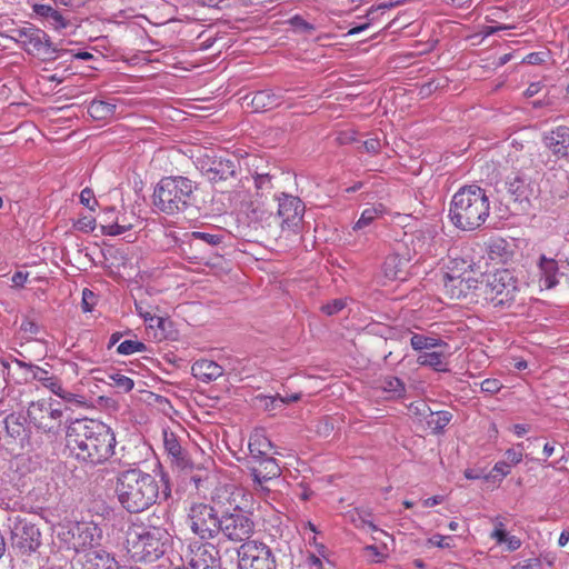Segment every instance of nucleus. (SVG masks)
<instances>
[{"label":"nucleus","mask_w":569,"mask_h":569,"mask_svg":"<svg viewBox=\"0 0 569 569\" xmlns=\"http://www.w3.org/2000/svg\"><path fill=\"white\" fill-rule=\"evenodd\" d=\"M117 440L112 429L98 420L76 419L66 430V447L79 462L97 466L113 453Z\"/></svg>","instance_id":"obj_1"},{"label":"nucleus","mask_w":569,"mask_h":569,"mask_svg":"<svg viewBox=\"0 0 569 569\" xmlns=\"http://www.w3.org/2000/svg\"><path fill=\"white\" fill-rule=\"evenodd\" d=\"M161 487L149 472L140 468H128L116 476L114 492L120 506L129 513H140L157 503L159 497H171L169 475L160 473Z\"/></svg>","instance_id":"obj_2"},{"label":"nucleus","mask_w":569,"mask_h":569,"mask_svg":"<svg viewBox=\"0 0 569 569\" xmlns=\"http://www.w3.org/2000/svg\"><path fill=\"white\" fill-rule=\"evenodd\" d=\"M490 201L486 190L477 184L461 187L452 197L449 219L462 231H475L488 219Z\"/></svg>","instance_id":"obj_3"},{"label":"nucleus","mask_w":569,"mask_h":569,"mask_svg":"<svg viewBox=\"0 0 569 569\" xmlns=\"http://www.w3.org/2000/svg\"><path fill=\"white\" fill-rule=\"evenodd\" d=\"M170 541V533L162 527L132 523L126 531L123 549L132 562L151 563L163 557Z\"/></svg>","instance_id":"obj_4"},{"label":"nucleus","mask_w":569,"mask_h":569,"mask_svg":"<svg viewBox=\"0 0 569 569\" xmlns=\"http://www.w3.org/2000/svg\"><path fill=\"white\" fill-rule=\"evenodd\" d=\"M197 184L187 177H163L153 190L154 207L169 216L187 211L194 204Z\"/></svg>","instance_id":"obj_5"},{"label":"nucleus","mask_w":569,"mask_h":569,"mask_svg":"<svg viewBox=\"0 0 569 569\" xmlns=\"http://www.w3.org/2000/svg\"><path fill=\"white\" fill-rule=\"evenodd\" d=\"M103 531L94 522H71L57 530L59 548L73 551L78 557L101 547Z\"/></svg>","instance_id":"obj_6"},{"label":"nucleus","mask_w":569,"mask_h":569,"mask_svg":"<svg viewBox=\"0 0 569 569\" xmlns=\"http://www.w3.org/2000/svg\"><path fill=\"white\" fill-rule=\"evenodd\" d=\"M11 32V39L22 50L42 61L56 60L68 52V50L59 49L44 30L31 23L13 29Z\"/></svg>","instance_id":"obj_7"},{"label":"nucleus","mask_w":569,"mask_h":569,"mask_svg":"<svg viewBox=\"0 0 569 569\" xmlns=\"http://www.w3.org/2000/svg\"><path fill=\"white\" fill-rule=\"evenodd\" d=\"M10 548L17 557H31L42 546V532L39 523L29 517L12 516L8 519Z\"/></svg>","instance_id":"obj_8"},{"label":"nucleus","mask_w":569,"mask_h":569,"mask_svg":"<svg viewBox=\"0 0 569 569\" xmlns=\"http://www.w3.org/2000/svg\"><path fill=\"white\" fill-rule=\"evenodd\" d=\"M520 291V281L513 271L499 269L487 279L485 298L495 308H510Z\"/></svg>","instance_id":"obj_9"},{"label":"nucleus","mask_w":569,"mask_h":569,"mask_svg":"<svg viewBox=\"0 0 569 569\" xmlns=\"http://www.w3.org/2000/svg\"><path fill=\"white\" fill-rule=\"evenodd\" d=\"M254 532V521L250 513L243 511L239 506L232 510L220 512V523L218 526V536L222 535L224 539L232 542L244 543L251 541Z\"/></svg>","instance_id":"obj_10"},{"label":"nucleus","mask_w":569,"mask_h":569,"mask_svg":"<svg viewBox=\"0 0 569 569\" xmlns=\"http://www.w3.org/2000/svg\"><path fill=\"white\" fill-rule=\"evenodd\" d=\"M188 521L191 531L202 540L218 537L220 513L213 506L203 502L192 503L188 510Z\"/></svg>","instance_id":"obj_11"},{"label":"nucleus","mask_w":569,"mask_h":569,"mask_svg":"<svg viewBox=\"0 0 569 569\" xmlns=\"http://www.w3.org/2000/svg\"><path fill=\"white\" fill-rule=\"evenodd\" d=\"M63 411L59 402L34 401L27 410L29 423L46 433L56 435L61 425Z\"/></svg>","instance_id":"obj_12"},{"label":"nucleus","mask_w":569,"mask_h":569,"mask_svg":"<svg viewBox=\"0 0 569 569\" xmlns=\"http://www.w3.org/2000/svg\"><path fill=\"white\" fill-rule=\"evenodd\" d=\"M239 569H276V557L271 548L256 540L242 543L238 550Z\"/></svg>","instance_id":"obj_13"},{"label":"nucleus","mask_w":569,"mask_h":569,"mask_svg":"<svg viewBox=\"0 0 569 569\" xmlns=\"http://www.w3.org/2000/svg\"><path fill=\"white\" fill-rule=\"evenodd\" d=\"M276 200L278 202L277 217L281 219L282 231L299 233L306 211L303 201L299 197L286 192L277 196Z\"/></svg>","instance_id":"obj_14"},{"label":"nucleus","mask_w":569,"mask_h":569,"mask_svg":"<svg viewBox=\"0 0 569 569\" xmlns=\"http://www.w3.org/2000/svg\"><path fill=\"white\" fill-rule=\"evenodd\" d=\"M202 174L212 183L236 179L241 170L240 160L236 156L207 157L200 160Z\"/></svg>","instance_id":"obj_15"},{"label":"nucleus","mask_w":569,"mask_h":569,"mask_svg":"<svg viewBox=\"0 0 569 569\" xmlns=\"http://www.w3.org/2000/svg\"><path fill=\"white\" fill-rule=\"evenodd\" d=\"M508 193L515 202L521 206V209H527L532 199H537L540 193L539 184L536 180L529 178L523 172H512L506 180Z\"/></svg>","instance_id":"obj_16"},{"label":"nucleus","mask_w":569,"mask_h":569,"mask_svg":"<svg viewBox=\"0 0 569 569\" xmlns=\"http://www.w3.org/2000/svg\"><path fill=\"white\" fill-rule=\"evenodd\" d=\"M189 569H221V558L217 547L210 542L190 546Z\"/></svg>","instance_id":"obj_17"},{"label":"nucleus","mask_w":569,"mask_h":569,"mask_svg":"<svg viewBox=\"0 0 569 569\" xmlns=\"http://www.w3.org/2000/svg\"><path fill=\"white\" fill-rule=\"evenodd\" d=\"M163 446L173 467L181 471H192L196 468L189 451L181 446L176 433L164 429Z\"/></svg>","instance_id":"obj_18"},{"label":"nucleus","mask_w":569,"mask_h":569,"mask_svg":"<svg viewBox=\"0 0 569 569\" xmlns=\"http://www.w3.org/2000/svg\"><path fill=\"white\" fill-rule=\"evenodd\" d=\"M77 569H120L113 553L101 547L76 558Z\"/></svg>","instance_id":"obj_19"},{"label":"nucleus","mask_w":569,"mask_h":569,"mask_svg":"<svg viewBox=\"0 0 569 569\" xmlns=\"http://www.w3.org/2000/svg\"><path fill=\"white\" fill-rule=\"evenodd\" d=\"M32 11L36 18L44 26L60 32L71 26V21L62 11L51 4L34 3Z\"/></svg>","instance_id":"obj_20"},{"label":"nucleus","mask_w":569,"mask_h":569,"mask_svg":"<svg viewBox=\"0 0 569 569\" xmlns=\"http://www.w3.org/2000/svg\"><path fill=\"white\" fill-rule=\"evenodd\" d=\"M542 143L557 159L569 158V127L558 126L546 132Z\"/></svg>","instance_id":"obj_21"},{"label":"nucleus","mask_w":569,"mask_h":569,"mask_svg":"<svg viewBox=\"0 0 569 569\" xmlns=\"http://www.w3.org/2000/svg\"><path fill=\"white\" fill-rule=\"evenodd\" d=\"M28 421V417L22 412H12L3 420L8 437L19 442L21 447L30 445V429Z\"/></svg>","instance_id":"obj_22"},{"label":"nucleus","mask_w":569,"mask_h":569,"mask_svg":"<svg viewBox=\"0 0 569 569\" xmlns=\"http://www.w3.org/2000/svg\"><path fill=\"white\" fill-rule=\"evenodd\" d=\"M409 262L410 258L398 252L388 254L382 264L385 277L389 280H406Z\"/></svg>","instance_id":"obj_23"},{"label":"nucleus","mask_w":569,"mask_h":569,"mask_svg":"<svg viewBox=\"0 0 569 569\" xmlns=\"http://www.w3.org/2000/svg\"><path fill=\"white\" fill-rule=\"evenodd\" d=\"M473 267L475 262L468 253H465L462 250L458 252L457 249H453L448 256L447 271L445 273L466 277L473 271Z\"/></svg>","instance_id":"obj_24"},{"label":"nucleus","mask_w":569,"mask_h":569,"mask_svg":"<svg viewBox=\"0 0 569 569\" xmlns=\"http://www.w3.org/2000/svg\"><path fill=\"white\" fill-rule=\"evenodd\" d=\"M257 462L258 466H252L249 469L253 482L270 481L280 477L281 469L274 458L267 457Z\"/></svg>","instance_id":"obj_25"},{"label":"nucleus","mask_w":569,"mask_h":569,"mask_svg":"<svg viewBox=\"0 0 569 569\" xmlns=\"http://www.w3.org/2000/svg\"><path fill=\"white\" fill-rule=\"evenodd\" d=\"M288 90L274 92L271 89L256 91L250 100L254 111H267L279 107L283 100V92Z\"/></svg>","instance_id":"obj_26"},{"label":"nucleus","mask_w":569,"mask_h":569,"mask_svg":"<svg viewBox=\"0 0 569 569\" xmlns=\"http://www.w3.org/2000/svg\"><path fill=\"white\" fill-rule=\"evenodd\" d=\"M223 368L213 360L199 359L191 367V373L198 380L209 383L223 375Z\"/></svg>","instance_id":"obj_27"},{"label":"nucleus","mask_w":569,"mask_h":569,"mask_svg":"<svg viewBox=\"0 0 569 569\" xmlns=\"http://www.w3.org/2000/svg\"><path fill=\"white\" fill-rule=\"evenodd\" d=\"M246 214L250 222H253L261 228L270 226L271 221L276 219L272 211L267 208L264 202L259 198H254L248 202Z\"/></svg>","instance_id":"obj_28"},{"label":"nucleus","mask_w":569,"mask_h":569,"mask_svg":"<svg viewBox=\"0 0 569 569\" xmlns=\"http://www.w3.org/2000/svg\"><path fill=\"white\" fill-rule=\"evenodd\" d=\"M470 280V277H460L448 273L442 274L443 287L451 299L466 297L471 288Z\"/></svg>","instance_id":"obj_29"},{"label":"nucleus","mask_w":569,"mask_h":569,"mask_svg":"<svg viewBox=\"0 0 569 569\" xmlns=\"http://www.w3.org/2000/svg\"><path fill=\"white\" fill-rule=\"evenodd\" d=\"M20 369H24L31 375L32 380H37L41 382L43 387L47 389H51V387H57V380L58 378L53 375H50L48 370L44 368H41L37 365H33L31 362L22 361L18 358H14L12 360Z\"/></svg>","instance_id":"obj_30"},{"label":"nucleus","mask_w":569,"mask_h":569,"mask_svg":"<svg viewBox=\"0 0 569 569\" xmlns=\"http://www.w3.org/2000/svg\"><path fill=\"white\" fill-rule=\"evenodd\" d=\"M538 266L541 273L540 281L547 289L553 288L558 283L557 276L560 268L558 262L552 258H547L545 254H541Z\"/></svg>","instance_id":"obj_31"},{"label":"nucleus","mask_w":569,"mask_h":569,"mask_svg":"<svg viewBox=\"0 0 569 569\" xmlns=\"http://www.w3.org/2000/svg\"><path fill=\"white\" fill-rule=\"evenodd\" d=\"M301 399V393H292L290 396H281L279 393L274 396L260 397L262 407L267 411L281 410L286 405L297 402Z\"/></svg>","instance_id":"obj_32"},{"label":"nucleus","mask_w":569,"mask_h":569,"mask_svg":"<svg viewBox=\"0 0 569 569\" xmlns=\"http://www.w3.org/2000/svg\"><path fill=\"white\" fill-rule=\"evenodd\" d=\"M117 106L110 101L93 100L88 106V113L94 120H107L114 116Z\"/></svg>","instance_id":"obj_33"},{"label":"nucleus","mask_w":569,"mask_h":569,"mask_svg":"<svg viewBox=\"0 0 569 569\" xmlns=\"http://www.w3.org/2000/svg\"><path fill=\"white\" fill-rule=\"evenodd\" d=\"M417 362L423 367H430L438 372H448L447 362L442 351L425 352L417 358Z\"/></svg>","instance_id":"obj_34"},{"label":"nucleus","mask_w":569,"mask_h":569,"mask_svg":"<svg viewBox=\"0 0 569 569\" xmlns=\"http://www.w3.org/2000/svg\"><path fill=\"white\" fill-rule=\"evenodd\" d=\"M272 443L268 438L261 435L250 437L249 451L252 459L260 460L269 457L268 453L271 450Z\"/></svg>","instance_id":"obj_35"},{"label":"nucleus","mask_w":569,"mask_h":569,"mask_svg":"<svg viewBox=\"0 0 569 569\" xmlns=\"http://www.w3.org/2000/svg\"><path fill=\"white\" fill-rule=\"evenodd\" d=\"M380 388L389 398H402L406 393L405 382L398 377H385L381 380Z\"/></svg>","instance_id":"obj_36"},{"label":"nucleus","mask_w":569,"mask_h":569,"mask_svg":"<svg viewBox=\"0 0 569 569\" xmlns=\"http://www.w3.org/2000/svg\"><path fill=\"white\" fill-rule=\"evenodd\" d=\"M386 209L385 206L381 203H378L376 206H372L370 208L365 209L361 212L360 218L353 226V230H361L369 224H371L378 217L382 216L385 213Z\"/></svg>","instance_id":"obj_37"},{"label":"nucleus","mask_w":569,"mask_h":569,"mask_svg":"<svg viewBox=\"0 0 569 569\" xmlns=\"http://www.w3.org/2000/svg\"><path fill=\"white\" fill-rule=\"evenodd\" d=\"M511 468L503 461L500 460L495 463L492 469L483 476V480L492 483H500L508 475H510Z\"/></svg>","instance_id":"obj_38"},{"label":"nucleus","mask_w":569,"mask_h":569,"mask_svg":"<svg viewBox=\"0 0 569 569\" xmlns=\"http://www.w3.org/2000/svg\"><path fill=\"white\" fill-rule=\"evenodd\" d=\"M451 419L452 415L449 411L432 412L428 420V426L432 428L435 433H441Z\"/></svg>","instance_id":"obj_39"},{"label":"nucleus","mask_w":569,"mask_h":569,"mask_svg":"<svg viewBox=\"0 0 569 569\" xmlns=\"http://www.w3.org/2000/svg\"><path fill=\"white\" fill-rule=\"evenodd\" d=\"M273 177L269 173H257L254 177V186L257 189L256 198L261 199L269 194L273 189L272 184Z\"/></svg>","instance_id":"obj_40"},{"label":"nucleus","mask_w":569,"mask_h":569,"mask_svg":"<svg viewBox=\"0 0 569 569\" xmlns=\"http://www.w3.org/2000/svg\"><path fill=\"white\" fill-rule=\"evenodd\" d=\"M372 513L366 509H356L351 515V521L358 528L368 526L371 531H378V527L371 520Z\"/></svg>","instance_id":"obj_41"},{"label":"nucleus","mask_w":569,"mask_h":569,"mask_svg":"<svg viewBox=\"0 0 569 569\" xmlns=\"http://www.w3.org/2000/svg\"><path fill=\"white\" fill-rule=\"evenodd\" d=\"M108 377L112 381L113 386L122 392H129L134 387V382L131 378L119 372H111Z\"/></svg>","instance_id":"obj_42"},{"label":"nucleus","mask_w":569,"mask_h":569,"mask_svg":"<svg viewBox=\"0 0 569 569\" xmlns=\"http://www.w3.org/2000/svg\"><path fill=\"white\" fill-rule=\"evenodd\" d=\"M523 445L518 443L516 447L509 448L503 455V461L512 468L522 461L523 457Z\"/></svg>","instance_id":"obj_43"},{"label":"nucleus","mask_w":569,"mask_h":569,"mask_svg":"<svg viewBox=\"0 0 569 569\" xmlns=\"http://www.w3.org/2000/svg\"><path fill=\"white\" fill-rule=\"evenodd\" d=\"M191 238L193 240H201L210 246H218L223 241V234L220 233H209L201 231H193L191 233Z\"/></svg>","instance_id":"obj_44"},{"label":"nucleus","mask_w":569,"mask_h":569,"mask_svg":"<svg viewBox=\"0 0 569 569\" xmlns=\"http://www.w3.org/2000/svg\"><path fill=\"white\" fill-rule=\"evenodd\" d=\"M73 226L77 230L89 233L96 228V219L92 216H83Z\"/></svg>","instance_id":"obj_45"},{"label":"nucleus","mask_w":569,"mask_h":569,"mask_svg":"<svg viewBox=\"0 0 569 569\" xmlns=\"http://www.w3.org/2000/svg\"><path fill=\"white\" fill-rule=\"evenodd\" d=\"M96 303H97V296L94 295V292L87 288L83 289L82 302H81L82 310L84 312H90V311H92Z\"/></svg>","instance_id":"obj_46"},{"label":"nucleus","mask_w":569,"mask_h":569,"mask_svg":"<svg viewBox=\"0 0 569 569\" xmlns=\"http://www.w3.org/2000/svg\"><path fill=\"white\" fill-rule=\"evenodd\" d=\"M480 386H481V391L489 393V395H495V393L499 392L500 389L502 388V383L498 379H495V378L485 379Z\"/></svg>","instance_id":"obj_47"},{"label":"nucleus","mask_w":569,"mask_h":569,"mask_svg":"<svg viewBox=\"0 0 569 569\" xmlns=\"http://www.w3.org/2000/svg\"><path fill=\"white\" fill-rule=\"evenodd\" d=\"M80 202L90 210H94V207L98 206V201L94 198V193L90 188H84L81 191Z\"/></svg>","instance_id":"obj_48"},{"label":"nucleus","mask_w":569,"mask_h":569,"mask_svg":"<svg viewBox=\"0 0 569 569\" xmlns=\"http://www.w3.org/2000/svg\"><path fill=\"white\" fill-rule=\"evenodd\" d=\"M346 307V302L342 299H335L331 302L322 306L321 310L328 316L340 312Z\"/></svg>","instance_id":"obj_49"},{"label":"nucleus","mask_w":569,"mask_h":569,"mask_svg":"<svg viewBox=\"0 0 569 569\" xmlns=\"http://www.w3.org/2000/svg\"><path fill=\"white\" fill-rule=\"evenodd\" d=\"M410 345L415 351H422L427 349V336L420 333H412L410 338Z\"/></svg>","instance_id":"obj_50"},{"label":"nucleus","mask_w":569,"mask_h":569,"mask_svg":"<svg viewBox=\"0 0 569 569\" xmlns=\"http://www.w3.org/2000/svg\"><path fill=\"white\" fill-rule=\"evenodd\" d=\"M291 26L302 29L303 31L311 32L315 30V27L306 21L301 16L296 14L290 19Z\"/></svg>","instance_id":"obj_51"},{"label":"nucleus","mask_w":569,"mask_h":569,"mask_svg":"<svg viewBox=\"0 0 569 569\" xmlns=\"http://www.w3.org/2000/svg\"><path fill=\"white\" fill-rule=\"evenodd\" d=\"M546 57H547L546 52H531L522 59V62L532 64V66L541 64L545 62Z\"/></svg>","instance_id":"obj_52"},{"label":"nucleus","mask_w":569,"mask_h":569,"mask_svg":"<svg viewBox=\"0 0 569 569\" xmlns=\"http://www.w3.org/2000/svg\"><path fill=\"white\" fill-rule=\"evenodd\" d=\"M363 149L370 154H378L381 149L380 140L377 138H371L363 141Z\"/></svg>","instance_id":"obj_53"},{"label":"nucleus","mask_w":569,"mask_h":569,"mask_svg":"<svg viewBox=\"0 0 569 569\" xmlns=\"http://www.w3.org/2000/svg\"><path fill=\"white\" fill-rule=\"evenodd\" d=\"M541 566V562L538 558H528L525 560L519 561L515 569H539Z\"/></svg>","instance_id":"obj_54"},{"label":"nucleus","mask_w":569,"mask_h":569,"mask_svg":"<svg viewBox=\"0 0 569 569\" xmlns=\"http://www.w3.org/2000/svg\"><path fill=\"white\" fill-rule=\"evenodd\" d=\"M507 531L503 529V525L500 522L491 533V538L496 539L497 543H505L508 538Z\"/></svg>","instance_id":"obj_55"},{"label":"nucleus","mask_w":569,"mask_h":569,"mask_svg":"<svg viewBox=\"0 0 569 569\" xmlns=\"http://www.w3.org/2000/svg\"><path fill=\"white\" fill-rule=\"evenodd\" d=\"M449 539V537H445V536H441L439 533L437 535H433L430 539H429V542L433 546H437L439 548H450V543L447 541Z\"/></svg>","instance_id":"obj_56"},{"label":"nucleus","mask_w":569,"mask_h":569,"mask_svg":"<svg viewBox=\"0 0 569 569\" xmlns=\"http://www.w3.org/2000/svg\"><path fill=\"white\" fill-rule=\"evenodd\" d=\"M268 481L253 482V490L262 498H267L271 495V489L266 486Z\"/></svg>","instance_id":"obj_57"},{"label":"nucleus","mask_w":569,"mask_h":569,"mask_svg":"<svg viewBox=\"0 0 569 569\" xmlns=\"http://www.w3.org/2000/svg\"><path fill=\"white\" fill-rule=\"evenodd\" d=\"M486 475L487 473H483V470L480 468H468L465 470V477L469 480L483 479Z\"/></svg>","instance_id":"obj_58"},{"label":"nucleus","mask_w":569,"mask_h":569,"mask_svg":"<svg viewBox=\"0 0 569 569\" xmlns=\"http://www.w3.org/2000/svg\"><path fill=\"white\" fill-rule=\"evenodd\" d=\"M117 351H118V353L124 355V356L134 353L133 352V340H124V341H122L118 346Z\"/></svg>","instance_id":"obj_59"},{"label":"nucleus","mask_w":569,"mask_h":569,"mask_svg":"<svg viewBox=\"0 0 569 569\" xmlns=\"http://www.w3.org/2000/svg\"><path fill=\"white\" fill-rule=\"evenodd\" d=\"M101 233L104 236H119V222L116 221L113 223H109L107 226H101Z\"/></svg>","instance_id":"obj_60"},{"label":"nucleus","mask_w":569,"mask_h":569,"mask_svg":"<svg viewBox=\"0 0 569 569\" xmlns=\"http://www.w3.org/2000/svg\"><path fill=\"white\" fill-rule=\"evenodd\" d=\"M337 139L340 144L351 143V142L356 141V132H352V131L340 132Z\"/></svg>","instance_id":"obj_61"},{"label":"nucleus","mask_w":569,"mask_h":569,"mask_svg":"<svg viewBox=\"0 0 569 569\" xmlns=\"http://www.w3.org/2000/svg\"><path fill=\"white\" fill-rule=\"evenodd\" d=\"M448 343L441 339L427 336V349L447 348Z\"/></svg>","instance_id":"obj_62"},{"label":"nucleus","mask_w":569,"mask_h":569,"mask_svg":"<svg viewBox=\"0 0 569 569\" xmlns=\"http://www.w3.org/2000/svg\"><path fill=\"white\" fill-rule=\"evenodd\" d=\"M21 330H23L26 332H30L32 335H37L39 332V327L37 323H34L31 320H24L21 323Z\"/></svg>","instance_id":"obj_63"},{"label":"nucleus","mask_w":569,"mask_h":569,"mask_svg":"<svg viewBox=\"0 0 569 569\" xmlns=\"http://www.w3.org/2000/svg\"><path fill=\"white\" fill-rule=\"evenodd\" d=\"M505 543H507V548L509 551H515L519 549L521 546L520 539L516 536H508Z\"/></svg>","instance_id":"obj_64"}]
</instances>
